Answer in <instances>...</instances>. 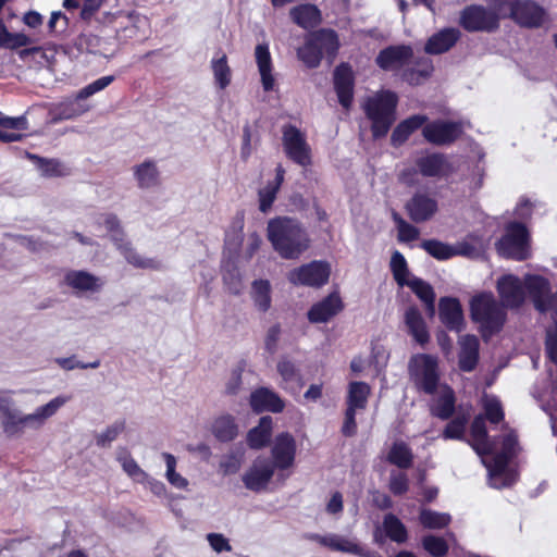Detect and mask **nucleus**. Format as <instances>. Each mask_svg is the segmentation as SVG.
Listing matches in <instances>:
<instances>
[{
  "instance_id": "f257e3e1",
  "label": "nucleus",
  "mask_w": 557,
  "mask_h": 557,
  "mask_svg": "<svg viewBox=\"0 0 557 557\" xmlns=\"http://www.w3.org/2000/svg\"><path fill=\"white\" fill-rule=\"evenodd\" d=\"M71 400V396L58 395L32 412H23L16 401L5 393L0 394V425L8 438H18L26 430L39 431L49 419Z\"/></svg>"
},
{
  "instance_id": "f03ea898",
  "label": "nucleus",
  "mask_w": 557,
  "mask_h": 557,
  "mask_svg": "<svg viewBox=\"0 0 557 557\" xmlns=\"http://www.w3.org/2000/svg\"><path fill=\"white\" fill-rule=\"evenodd\" d=\"M267 236L283 259H298L311 243L304 225L288 216L271 219L267 225Z\"/></svg>"
},
{
  "instance_id": "7ed1b4c3",
  "label": "nucleus",
  "mask_w": 557,
  "mask_h": 557,
  "mask_svg": "<svg viewBox=\"0 0 557 557\" xmlns=\"http://www.w3.org/2000/svg\"><path fill=\"white\" fill-rule=\"evenodd\" d=\"M470 315L484 339L500 332L507 321L506 308L492 293H481L471 298Z\"/></svg>"
},
{
  "instance_id": "20e7f679",
  "label": "nucleus",
  "mask_w": 557,
  "mask_h": 557,
  "mask_svg": "<svg viewBox=\"0 0 557 557\" xmlns=\"http://www.w3.org/2000/svg\"><path fill=\"white\" fill-rule=\"evenodd\" d=\"M483 413L478 414L470 428L471 441L469 444L476 451L478 455H484L494 451L492 438L488 436L485 421L491 424H506L504 422L505 412L500 400L492 395H484L482 397Z\"/></svg>"
},
{
  "instance_id": "39448f33",
  "label": "nucleus",
  "mask_w": 557,
  "mask_h": 557,
  "mask_svg": "<svg viewBox=\"0 0 557 557\" xmlns=\"http://www.w3.org/2000/svg\"><path fill=\"white\" fill-rule=\"evenodd\" d=\"M113 76H102L82 88L74 98H69L59 103L51 104L49 108V122L51 124H57L60 121L72 120L89 111V106L84 104L81 101L103 90L113 82Z\"/></svg>"
},
{
  "instance_id": "423d86ee",
  "label": "nucleus",
  "mask_w": 557,
  "mask_h": 557,
  "mask_svg": "<svg viewBox=\"0 0 557 557\" xmlns=\"http://www.w3.org/2000/svg\"><path fill=\"white\" fill-rule=\"evenodd\" d=\"M397 96L389 90H382L369 97L363 104L367 116L372 122L374 137L385 136L396 120Z\"/></svg>"
},
{
  "instance_id": "0eeeda50",
  "label": "nucleus",
  "mask_w": 557,
  "mask_h": 557,
  "mask_svg": "<svg viewBox=\"0 0 557 557\" xmlns=\"http://www.w3.org/2000/svg\"><path fill=\"white\" fill-rule=\"evenodd\" d=\"M497 252L505 258L524 260L531 255L527 228L517 222L508 224L505 234L496 243Z\"/></svg>"
},
{
  "instance_id": "6e6552de",
  "label": "nucleus",
  "mask_w": 557,
  "mask_h": 557,
  "mask_svg": "<svg viewBox=\"0 0 557 557\" xmlns=\"http://www.w3.org/2000/svg\"><path fill=\"white\" fill-rule=\"evenodd\" d=\"M409 373L416 386L426 394H433L440 384L437 359L430 355L419 354L409 361Z\"/></svg>"
},
{
  "instance_id": "1a4fd4ad",
  "label": "nucleus",
  "mask_w": 557,
  "mask_h": 557,
  "mask_svg": "<svg viewBox=\"0 0 557 557\" xmlns=\"http://www.w3.org/2000/svg\"><path fill=\"white\" fill-rule=\"evenodd\" d=\"M459 25L468 32L491 33L498 28L499 20L488 8L472 4L460 12Z\"/></svg>"
},
{
  "instance_id": "9d476101",
  "label": "nucleus",
  "mask_w": 557,
  "mask_h": 557,
  "mask_svg": "<svg viewBox=\"0 0 557 557\" xmlns=\"http://www.w3.org/2000/svg\"><path fill=\"white\" fill-rule=\"evenodd\" d=\"M282 144L286 156L295 163L304 168L311 164V148L306 135L296 126L283 127Z\"/></svg>"
},
{
  "instance_id": "9b49d317",
  "label": "nucleus",
  "mask_w": 557,
  "mask_h": 557,
  "mask_svg": "<svg viewBox=\"0 0 557 557\" xmlns=\"http://www.w3.org/2000/svg\"><path fill=\"white\" fill-rule=\"evenodd\" d=\"M276 467L271 458L257 457L243 475L244 485L252 492L265 491L275 474Z\"/></svg>"
},
{
  "instance_id": "f8f14e48",
  "label": "nucleus",
  "mask_w": 557,
  "mask_h": 557,
  "mask_svg": "<svg viewBox=\"0 0 557 557\" xmlns=\"http://www.w3.org/2000/svg\"><path fill=\"white\" fill-rule=\"evenodd\" d=\"M296 453V440L290 433L283 432L275 436L271 447V460L283 479L286 478L283 472L294 467Z\"/></svg>"
},
{
  "instance_id": "ddd939ff",
  "label": "nucleus",
  "mask_w": 557,
  "mask_h": 557,
  "mask_svg": "<svg viewBox=\"0 0 557 557\" xmlns=\"http://www.w3.org/2000/svg\"><path fill=\"white\" fill-rule=\"evenodd\" d=\"M330 276V265L323 261H312L292 270L287 278L294 285L319 287L325 284Z\"/></svg>"
},
{
  "instance_id": "4468645a",
  "label": "nucleus",
  "mask_w": 557,
  "mask_h": 557,
  "mask_svg": "<svg viewBox=\"0 0 557 557\" xmlns=\"http://www.w3.org/2000/svg\"><path fill=\"white\" fill-rule=\"evenodd\" d=\"M500 304L505 308H519L525 300L524 280L513 274H504L496 282Z\"/></svg>"
},
{
  "instance_id": "2eb2a0df",
  "label": "nucleus",
  "mask_w": 557,
  "mask_h": 557,
  "mask_svg": "<svg viewBox=\"0 0 557 557\" xmlns=\"http://www.w3.org/2000/svg\"><path fill=\"white\" fill-rule=\"evenodd\" d=\"M462 133V126L457 122H433L423 127L425 140L434 145H447L455 141Z\"/></svg>"
},
{
  "instance_id": "dca6fc26",
  "label": "nucleus",
  "mask_w": 557,
  "mask_h": 557,
  "mask_svg": "<svg viewBox=\"0 0 557 557\" xmlns=\"http://www.w3.org/2000/svg\"><path fill=\"white\" fill-rule=\"evenodd\" d=\"M310 539L335 552L351 554L359 557H373L370 552L364 550L363 547L351 537L329 533L325 535L313 534Z\"/></svg>"
},
{
  "instance_id": "f3484780",
  "label": "nucleus",
  "mask_w": 557,
  "mask_h": 557,
  "mask_svg": "<svg viewBox=\"0 0 557 557\" xmlns=\"http://www.w3.org/2000/svg\"><path fill=\"white\" fill-rule=\"evenodd\" d=\"M413 57L410 46H389L376 57V64L384 71H397L409 63Z\"/></svg>"
},
{
  "instance_id": "a211bd4d",
  "label": "nucleus",
  "mask_w": 557,
  "mask_h": 557,
  "mask_svg": "<svg viewBox=\"0 0 557 557\" xmlns=\"http://www.w3.org/2000/svg\"><path fill=\"white\" fill-rule=\"evenodd\" d=\"M481 458L488 470V482L492 487L503 488L510 486L516 481V474L507 468L508 462L505 458L492 457L491 460L485 456Z\"/></svg>"
},
{
  "instance_id": "6ab92c4d",
  "label": "nucleus",
  "mask_w": 557,
  "mask_h": 557,
  "mask_svg": "<svg viewBox=\"0 0 557 557\" xmlns=\"http://www.w3.org/2000/svg\"><path fill=\"white\" fill-rule=\"evenodd\" d=\"M511 18L518 24L525 27H537L543 24L545 20L544 10L532 1H522L517 3L511 10Z\"/></svg>"
},
{
  "instance_id": "aec40b11",
  "label": "nucleus",
  "mask_w": 557,
  "mask_h": 557,
  "mask_svg": "<svg viewBox=\"0 0 557 557\" xmlns=\"http://www.w3.org/2000/svg\"><path fill=\"white\" fill-rule=\"evenodd\" d=\"M65 284L74 292L81 293H96L103 286V281L87 271L71 270L64 276Z\"/></svg>"
},
{
  "instance_id": "412c9836",
  "label": "nucleus",
  "mask_w": 557,
  "mask_h": 557,
  "mask_svg": "<svg viewBox=\"0 0 557 557\" xmlns=\"http://www.w3.org/2000/svg\"><path fill=\"white\" fill-rule=\"evenodd\" d=\"M334 87L339 103L343 106V108L348 110L354 98L352 72L349 66L343 64L335 70Z\"/></svg>"
},
{
  "instance_id": "4be33fe9",
  "label": "nucleus",
  "mask_w": 557,
  "mask_h": 557,
  "mask_svg": "<svg viewBox=\"0 0 557 557\" xmlns=\"http://www.w3.org/2000/svg\"><path fill=\"white\" fill-rule=\"evenodd\" d=\"M461 33L458 28L448 27L432 35L424 47L429 54H441L451 49L459 40Z\"/></svg>"
},
{
  "instance_id": "5701e85b",
  "label": "nucleus",
  "mask_w": 557,
  "mask_h": 557,
  "mask_svg": "<svg viewBox=\"0 0 557 557\" xmlns=\"http://www.w3.org/2000/svg\"><path fill=\"white\" fill-rule=\"evenodd\" d=\"M406 209L411 220L418 223L424 222L435 214L437 202L426 195L418 194L408 201Z\"/></svg>"
},
{
  "instance_id": "b1692460",
  "label": "nucleus",
  "mask_w": 557,
  "mask_h": 557,
  "mask_svg": "<svg viewBox=\"0 0 557 557\" xmlns=\"http://www.w3.org/2000/svg\"><path fill=\"white\" fill-rule=\"evenodd\" d=\"M440 319L451 331H461L463 313L456 298L444 297L440 300Z\"/></svg>"
},
{
  "instance_id": "393cba45",
  "label": "nucleus",
  "mask_w": 557,
  "mask_h": 557,
  "mask_svg": "<svg viewBox=\"0 0 557 557\" xmlns=\"http://www.w3.org/2000/svg\"><path fill=\"white\" fill-rule=\"evenodd\" d=\"M285 170L278 164L275 169V177L269 181L262 188L258 190V205L262 213H268L274 203L277 193L284 182Z\"/></svg>"
},
{
  "instance_id": "a878e982",
  "label": "nucleus",
  "mask_w": 557,
  "mask_h": 557,
  "mask_svg": "<svg viewBox=\"0 0 557 557\" xmlns=\"http://www.w3.org/2000/svg\"><path fill=\"white\" fill-rule=\"evenodd\" d=\"M343 308L342 300L337 294H331L322 301L312 306L308 312V319L312 323H323L337 314Z\"/></svg>"
},
{
  "instance_id": "bb28decb",
  "label": "nucleus",
  "mask_w": 557,
  "mask_h": 557,
  "mask_svg": "<svg viewBox=\"0 0 557 557\" xmlns=\"http://www.w3.org/2000/svg\"><path fill=\"white\" fill-rule=\"evenodd\" d=\"M249 404L256 412H281L284 409L283 400L275 393L265 387L252 392Z\"/></svg>"
},
{
  "instance_id": "cd10ccee",
  "label": "nucleus",
  "mask_w": 557,
  "mask_h": 557,
  "mask_svg": "<svg viewBox=\"0 0 557 557\" xmlns=\"http://www.w3.org/2000/svg\"><path fill=\"white\" fill-rule=\"evenodd\" d=\"M459 367L461 370L472 371L479 360V338L475 335H462L459 341Z\"/></svg>"
},
{
  "instance_id": "c85d7f7f",
  "label": "nucleus",
  "mask_w": 557,
  "mask_h": 557,
  "mask_svg": "<svg viewBox=\"0 0 557 557\" xmlns=\"http://www.w3.org/2000/svg\"><path fill=\"white\" fill-rule=\"evenodd\" d=\"M434 394L436 397L431 406L432 414L443 420L448 419L455 409L454 392L447 385L443 384L437 387Z\"/></svg>"
},
{
  "instance_id": "c756f323",
  "label": "nucleus",
  "mask_w": 557,
  "mask_h": 557,
  "mask_svg": "<svg viewBox=\"0 0 557 557\" xmlns=\"http://www.w3.org/2000/svg\"><path fill=\"white\" fill-rule=\"evenodd\" d=\"M289 16L294 23L305 29L313 28L321 22L320 10L310 3L294 7L289 11Z\"/></svg>"
},
{
  "instance_id": "7c9ffc66",
  "label": "nucleus",
  "mask_w": 557,
  "mask_h": 557,
  "mask_svg": "<svg viewBox=\"0 0 557 557\" xmlns=\"http://www.w3.org/2000/svg\"><path fill=\"white\" fill-rule=\"evenodd\" d=\"M249 296L259 312H267L272 305V286L268 280H255Z\"/></svg>"
},
{
  "instance_id": "2f4dec72",
  "label": "nucleus",
  "mask_w": 557,
  "mask_h": 557,
  "mask_svg": "<svg viewBox=\"0 0 557 557\" xmlns=\"http://www.w3.org/2000/svg\"><path fill=\"white\" fill-rule=\"evenodd\" d=\"M27 129L25 116H0V140L4 143L21 140L23 135L18 132Z\"/></svg>"
},
{
  "instance_id": "473e14b6",
  "label": "nucleus",
  "mask_w": 557,
  "mask_h": 557,
  "mask_svg": "<svg viewBox=\"0 0 557 557\" xmlns=\"http://www.w3.org/2000/svg\"><path fill=\"white\" fill-rule=\"evenodd\" d=\"M255 57L262 86L264 90H271L274 86V77L272 75V61L269 47L267 45H258L255 50Z\"/></svg>"
},
{
  "instance_id": "72a5a7b5",
  "label": "nucleus",
  "mask_w": 557,
  "mask_h": 557,
  "mask_svg": "<svg viewBox=\"0 0 557 557\" xmlns=\"http://www.w3.org/2000/svg\"><path fill=\"white\" fill-rule=\"evenodd\" d=\"M134 176L139 188L150 189L160 184V173L153 161H145L134 166Z\"/></svg>"
},
{
  "instance_id": "f704fd0d",
  "label": "nucleus",
  "mask_w": 557,
  "mask_h": 557,
  "mask_svg": "<svg viewBox=\"0 0 557 557\" xmlns=\"http://www.w3.org/2000/svg\"><path fill=\"white\" fill-rule=\"evenodd\" d=\"M405 323L409 333L421 345L429 342V333L425 327L424 320L417 308L410 307L405 313Z\"/></svg>"
},
{
  "instance_id": "c9c22d12",
  "label": "nucleus",
  "mask_w": 557,
  "mask_h": 557,
  "mask_svg": "<svg viewBox=\"0 0 557 557\" xmlns=\"http://www.w3.org/2000/svg\"><path fill=\"white\" fill-rule=\"evenodd\" d=\"M271 433L272 418L269 416L262 417L259 424L248 432L247 444L253 449L262 448L268 444Z\"/></svg>"
},
{
  "instance_id": "e433bc0d",
  "label": "nucleus",
  "mask_w": 557,
  "mask_h": 557,
  "mask_svg": "<svg viewBox=\"0 0 557 557\" xmlns=\"http://www.w3.org/2000/svg\"><path fill=\"white\" fill-rule=\"evenodd\" d=\"M502 430L505 432L502 437V449L498 451L496 448V441L492 440L494 445V451L484 454L485 457H503L506 462L513 457L518 451V440L516 433L507 426V424H503ZM483 457V455H479Z\"/></svg>"
},
{
  "instance_id": "4c0bfd02",
  "label": "nucleus",
  "mask_w": 557,
  "mask_h": 557,
  "mask_svg": "<svg viewBox=\"0 0 557 557\" xmlns=\"http://www.w3.org/2000/svg\"><path fill=\"white\" fill-rule=\"evenodd\" d=\"M370 386L364 382H351L348 386L347 409L351 411L363 410L367 406Z\"/></svg>"
},
{
  "instance_id": "58836bf2",
  "label": "nucleus",
  "mask_w": 557,
  "mask_h": 557,
  "mask_svg": "<svg viewBox=\"0 0 557 557\" xmlns=\"http://www.w3.org/2000/svg\"><path fill=\"white\" fill-rule=\"evenodd\" d=\"M211 431L221 442L233 441L238 434V426L231 414H222L212 422Z\"/></svg>"
},
{
  "instance_id": "ea45409f",
  "label": "nucleus",
  "mask_w": 557,
  "mask_h": 557,
  "mask_svg": "<svg viewBox=\"0 0 557 557\" xmlns=\"http://www.w3.org/2000/svg\"><path fill=\"white\" fill-rule=\"evenodd\" d=\"M417 165L424 176L443 175L448 169V163L441 153H432L422 157L417 161Z\"/></svg>"
},
{
  "instance_id": "a19ab883",
  "label": "nucleus",
  "mask_w": 557,
  "mask_h": 557,
  "mask_svg": "<svg viewBox=\"0 0 557 557\" xmlns=\"http://www.w3.org/2000/svg\"><path fill=\"white\" fill-rule=\"evenodd\" d=\"M406 285L409 286L412 292L425 304L428 311L431 314H434L435 294L433 288L428 283L417 277H412Z\"/></svg>"
},
{
  "instance_id": "79ce46f5",
  "label": "nucleus",
  "mask_w": 557,
  "mask_h": 557,
  "mask_svg": "<svg viewBox=\"0 0 557 557\" xmlns=\"http://www.w3.org/2000/svg\"><path fill=\"white\" fill-rule=\"evenodd\" d=\"M116 245H117V248L123 253V256L125 257V259L127 260V262L129 264H132L133 267L139 268V269H158L159 268L158 261L140 256L131 247V245L128 243H117Z\"/></svg>"
},
{
  "instance_id": "37998d69",
  "label": "nucleus",
  "mask_w": 557,
  "mask_h": 557,
  "mask_svg": "<svg viewBox=\"0 0 557 557\" xmlns=\"http://www.w3.org/2000/svg\"><path fill=\"white\" fill-rule=\"evenodd\" d=\"M412 459L411 450L404 442L394 443L387 455V460L401 469L409 468Z\"/></svg>"
},
{
  "instance_id": "c03bdc74",
  "label": "nucleus",
  "mask_w": 557,
  "mask_h": 557,
  "mask_svg": "<svg viewBox=\"0 0 557 557\" xmlns=\"http://www.w3.org/2000/svg\"><path fill=\"white\" fill-rule=\"evenodd\" d=\"M311 39L322 51V54L326 53L330 55H334L338 48L337 36L335 32L330 29H321L314 33L313 35H311Z\"/></svg>"
},
{
  "instance_id": "a18cd8bd",
  "label": "nucleus",
  "mask_w": 557,
  "mask_h": 557,
  "mask_svg": "<svg viewBox=\"0 0 557 557\" xmlns=\"http://www.w3.org/2000/svg\"><path fill=\"white\" fill-rule=\"evenodd\" d=\"M383 528L392 541L404 543L407 540V529L395 515L388 513L385 516Z\"/></svg>"
},
{
  "instance_id": "49530a36",
  "label": "nucleus",
  "mask_w": 557,
  "mask_h": 557,
  "mask_svg": "<svg viewBox=\"0 0 557 557\" xmlns=\"http://www.w3.org/2000/svg\"><path fill=\"white\" fill-rule=\"evenodd\" d=\"M162 458L166 465L165 478L168 482L177 490H186L188 481L178 472H176V458L170 453H163Z\"/></svg>"
},
{
  "instance_id": "de8ad7c7",
  "label": "nucleus",
  "mask_w": 557,
  "mask_h": 557,
  "mask_svg": "<svg viewBox=\"0 0 557 557\" xmlns=\"http://www.w3.org/2000/svg\"><path fill=\"white\" fill-rule=\"evenodd\" d=\"M211 67L214 75L215 84L221 88H226L231 83V69L227 64V59L225 54H222L218 59H213L211 62Z\"/></svg>"
},
{
  "instance_id": "09e8293b",
  "label": "nucleus",
  "mask_w": 557,
  "mask_h": 557,
  "mask_svg": "<svg viewBox=\"0 0 557 557\" xmlns=\"http://www.w3.org/2000/svg\"><path fill=\"white\" fill-rule=\"evenodd\" d=\"M419 519L421 524L428 529L445 528L451 520L448 513L437 512L431 509H422Z\"/></svg>"
},
{
  "instance_id": "8fccbe9b",
  "label": "nucleus",
  "mask_w": 557,
  "mask_h": 557,
  "mask_svg": "<svg viewBox=\"0 0 557 557\" xmlns=\"http://www.w3.org/2000/svg\"><path fill=\"white\" fill-rule=\"evenodd\" d=\"M391 269L395 281L400 285H406L410 280L407 262L399 251H395L391 259Z\"/></svg>"
},
{
  "instance_id": "3c124183",
  "label": "nucleus",
  "mask_w": 557,
  "mask_h": 557,
  "mask_svg": "<svg viewBox=\"0 0 557 557\" xmlns=\"http://www.w3.org/2000/svg\"><path fill=\"white\" fill-rule=\"evenodd\" d=\"M298 58L309 67H317L322 58V51L314 41L309 38L306 45L298 49Z\"/></svg>"
},
{
  "instance_id": "603ef678",
  "label": "nucleus",
  "mask_w": 557,
  "mask_h": 557,
  "mask_svg": "<svg viewBox=\"0 0 557 557\" xmlns=\"http://www.w3.org/2000/svg\"><path fill=\"white\" fill-rule=\"evenodd\" d=\"M422 248L432 257L438 260H447L454 257L453 245L436 239H429L422 243Z\"/></svg>"
},
{
  "instance_id": "864d4df0",
  "label": "nucleus",
  "mask_w": 557,
  "mask_h": 557,
  "mask_svg": "<svg viewBox=\"0 0 557 557\" xmlns=\"http://www.w3.org/2000/svg\"><path fill=\"white\" fill-rule=\"evenodd\" d=\"M119 461L123 468V470L131 476L134 481L138 483H145L148 480V474L139 467L134 458L129 455H124L119 458Z\"/></svg>"
},
{
  "instance_id": "5fc2aeb1",
  "label": "nucleus",
  "mask_w": 557,
  "mask_h": 557,
  "mask_svg": "<svg viewBox=\"0 0 557 557\" xmlns=\"http://www.w3.org/2000/svg\"><path fill=\"white\" fill-rule=\"evenodd\" d=\"M125 423L123 421H116L109 425L101 433L96 436V443L98 446H109L117 436L124 431Z\"/></svg>"
},
{
  "instance_id": "6e6d98bb",
  "label": "nucleus",
  "mask_w": 557,
  "mask_h": 557,
  "mask_svg": "<svg viewBox=\"0 0 557 557\" xmlns=\"http://www.w3.org/2000/svg\"><path fill=\"white\" fill-rule=\"evenodd\" d=\"M223 282L226 290L232 295L238 296L244 290L243 276L235 268L223 274Z\"/></svg>"
},
{
  "instance_id": "4d7b16f0",
  "label": "nucleus",
  "mask_w": 557,
  "mask_h": 557,
  "mask_svg": "<svg viewBox=\"0 0 557 557\" xmlns=\"http://www.w3.org/2000/svg\"><path fill=\"white\" fill-rule=\"evenodd\" d=\"M388 488L396 496L404 495L409 490V479L400 471H392L388 480Z\"/></svg>"
},
{
  "instance_id": "13d9d810",
  "label": "nucleus",
  "mask_w": 557,
  "mask_h": 557,
  "mask_svg": "<svg viewBox=\"0 0 557 557\" xmlns=\"http://www.w3.org/2000/svg\"><path fill=\"white\" fill-rule=\"evenodd\" d=\"M424 549L434 557H443L448 550L446 541L442 537L428 535L422 541Z\"/></svg>"
},
{
  "instance_id": "bf43d9fd",
  "label": "nucleus",
  "mask_w": 557,
  "mask_h": 557,
  "mask_svg": "<svg viewBox=\"0 0 557 557\" xmlns=\"http://www.w3.org/2000/svg\"><path fill=\"white\" fill-rule=\"evenodd\" d=\"M467 419L465 417H457L451 420L443 432L445 440H462L466 430Z\"/></svg>"
},
{
  "instance_id": "052dcab7",
  "label": "nucleus",
  "mask_w": 557,
  "mask_h": 557,
  "mask_svg": "<svg viewBox=\"0 0 557 557\" xmlns=\"http://www.w3.org/2000/svg\"><path fill=\"white\" fill-rule=\"evenodd\" d=\"M487 8L493 12L497 13L498 20L508 17L511 15V10L515 8L517 0H486Z\"/></svg>"
},
{
  "instance_id": "680f3d73",
  "label": "nucleus",
  "mask_w": 557,
  "mask_h": 557,
  "mask_svg": "<svg viewBox=\"0 0 557 557\" xmlns=\"http://www.w3.org/2000/svg\"><path fill=\"white\" fill-rule=\"evenodd\" d=\"M394 220L397 223L398 238L401 242H411L418 238L419 231L413 225L409 224L397 214L394 215Z\"/></svg>"
},
{
  "instance_id": "e2e57ef3",
  "label": "nucleus",
  "mask_w": 557,
  "mask_h": 557,
  "mask_svg": "<svg viewBox=\"0 0 557 557\" xmlns=\"http://www.w3.org/2000/svg\"><path fill=\"white\" fill-rule=\"evenodd\" d=\"M546 352L548 358L557 364V321H554V326L547 331Z\"/></svg>"
},
{
  "instance_id": "0e129e2a",
  "label": "nucleus",
  "mask_w": 557,
  "mask_h": 557,
  "mask_svg": "<svg viewBox=\"0 0 557 557\" xmlns=\"http://www.w3.org/2000/svg\"><path fill=\"white\" fill-rule=\"evenodd\" d=\"M207 540L215 553L231 552L232 546L228 540L221 533H209Z\"/></svg>"
},
{
  "instance_id": "69168bd1",
  "label": "nucleus",
  "mask_w": 557,
  "mask_h": 557,
  "mask_svg": "<svg viewBox=\"0 0 557 557\" xmlns=\"http://www.w3.org/2000/svg\"><path fill=\"white\" fill-rule=\"evenodd\" d=\"M243 369L237 367L231 371L230 377L225 383V393L228 395H236L242 387Z\"/></svg>"
},
{
  "instance_id": "338daca9",
  "label": "nucleus",
  "mask_w": 557,
  "mask_h": 557,
  "mask_svg": "<svg viewBox=\"0 0 557 557\" xmlns=\"http://www.w3.org/2000/svg\"><path fill=\"white\" fill-rule=\"evenodd\" d=\"M481 247L472 245L468 242H459L453 245L454 256H465L474 258L479 256Z\"/></svg>"
},
{
  "instance_id": "774afa93",
  "label": "nucleus",
  "mask_w": 557,
  "mask_h": 557,
  "mask_svg": "<svg viewBox=\"0 0 557 557\" xmlns=\"http://www.w3.org/2000/svg\"><path fill=\"white\" fill-rule=\"evenodd\" d=\"M39 169L46 176H58L63 174V166L59 161L55 160H44L38 159Z\"/></svg>"
}]
</instances>
